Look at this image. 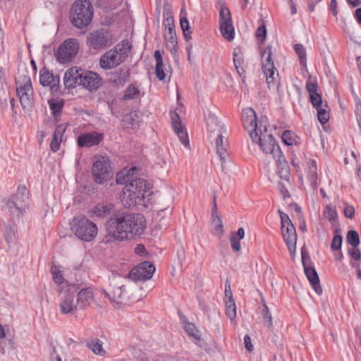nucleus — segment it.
Listing matches in <instances>:
<instances>
[{
    "instance_id": "30",
    "label": "nucleus",
    "mask_w": 361,
    "mask_h": 361,
    "mask_svg": "<svg viewBox=\"0 0 361 361\" xmlns=\"http://www.w3.org/2000/svg\"><path fill=\"white\" fill-rule=\"evenodd\" d=\"M282 170V165L276 166V173L283 180V182L280 181L278 184V188L283 195V198L290 197V195L288 191V186L290 185V167L288 165V176L287 177H283L281 171Z\"/></svg>"
},
{
    "instance_id": "15",
    "label": "nucleus",
    "mask_w": 361,
    "mask_h": 361,
    "mask_svg": "<svg viewBox=\"0 0 361 361\" xmlns=\"http://www.w3.org/2000/svg\"><path fill=\"white\" fill-rule=\"evenodd\" d=\"M154 271V266L145 261L135 267L130 271L128 278L133 281H146L152 278Z\"/></svg>"
},
{
    "instance_id": "11",
    "label": "nucleus",
    "mask_w": 361,
    "mask_h": 361,
    "mask_svg": "<svg viewBox=\"0 0 361 361\" xmlns=\"http://www.w3.org/2000/svg\"><path fill=\"white\" fill-rule=\"evenodd\" d=\"M112 43V35L104 29L92 31L87 36V44L94 50L102 49Z\"/></svg>"
},
{
    "instance_id": "36",
    "label": "nucleus",
    "mask_w": 361,
    "mask_h": 361,
    "mask_svg": "<svg viewBox=\"0 0 361 361\" xmlns=\"http://www.w3.org/2000/svg\"><path fill=\"white\" fill-rule=\"evenodd\" d=\"M154 59L156 61L155 73L159 80L165 79V73L163 69V59L159 50L154 51Z\"/></svg>"
},
{
    "instance_id": "48",
    "label": "nucleus",
    "mask_w": 361,
    "mask_h": 361,
    "mask_svg": "<svg viewBox=\"0 0 361 361\" xmlns=\"http://www.w3.org/2000/svg\"><path fill=\"white\" fill-rule=\"evenodd\" d=\"M6 204L9 213L13 216L19 217L24 212L19 207L16 205L14 202L10 200L6 201Z\"/></svg>"
},
{
    "instance_id": "63",
    "label": "nucleus",
    "mask_w": 361,
    "mask_h": 361,
    "mask_svg": "<svg viewBox=\"0 0 361 361\" xmlns=\"http://www.w3.org/2000/svg\"><path fill=\"white\" fill-rule=\"evenodd\" d=\"M219 216L218 215V209L216 204V192L213 195V206L212 209V218H215Z\"/></svg>"
},
{
    "instance_id": "17",
    "label": "nucleus",
    "mask_w": 361,
    "mask_h": 361,
    "mask_svg": "<svg viewBox=\"0 0 361 361\" xmlns=\"http://www.w3.org/2000/svg\"><path fill=\"white\" fill-rule=\"evenodd\" d=\"M170 117L171 121V125L176 134L178 136L182 144L187 148L190 147V142L188 136V133L182 126V122L180 116L176 111H171Z\"/></svg>"
},
{
    "instance_id": "3",
    "label": "nucleus",
    "mask_w": 361,
    "mask_h": 361,
    "mask_svg": "<svg viewBox=\"0 0 361 361\" xmlns=\"http://www.w3.org/2000/svg\"><path fill=\"white\" fill-rule=\"evenodd\" d=\"M147 181L142 178H135L133 182L125 185L123 189L121 200L125 207H130L136 204H144L145 195L148 192Z\"/></svg>"
},
{
    "instance_id": "9",
    "label": "nucleus",
    "mask_w": 361,
    "mask_h": 361,
    "mask_svg": "<svg viewBox=\"0 0 361 361\" xmlns=\"http://www.w3.org/2000/svg\"><path fill=\"white\" fill-rule=\"evenodd\" d=\"M92 172L97 183L102 184L109 180L113 176L110 160L106 157H98L93 164Z\"/></svg>"
},
{
    "instance_id": "44",
    "label": "nucleus",
    "mask_w": 361,
    "mask_h": 361,
    "mask_svg": "<svg viewBox=\"0 0 361 361\" xmlns=\"http://www.w3.org/2000/svg\"><path fill=\"white\" fill-rule=\"evenodd\" d=\"M326 104H324L320 106L317 107L318 120L322 124H325L329 119V114L326 111Z\"/></svg>"
},
{
    "instance_id": "53",
    "label": "nucleus",
    "mask_w": 361,
    "mask_h": 361,
    "mask_svg": "<svg viewBox=\"0 0 361 361\" xmlns=\"http://www.w3.org/2000/svg\"><path fill=\"white\" fill-rule=\"evenodd\" d=\"M263 318L268 322V328L271 330L273 328L272 316L266 303L264 305V309L262 312Z\"/></svg>"
},
{
    "instance_id": "10",
    "label": "nucleus",
    "mask_w": 361,
    "mask_h": 361,
    "mask_svg": "<svg viewBox=\"0 0 361 361\" xmlns=\"http://www.w3.org/2000/svg\"><path fill=\"white\" fill-rule=\"evenodd\" d=\"M271 55L272 47L267 45L262 53V57L264 59L262 69L269 89L276 85V78L279 77V73H275L277 71L271 59Z\"/></svg>"
},
{
    "instance_id": "58",
    "label": "nucleus",
    "mask_w": 361,
    "mask_h": 361,
    "mask_svg": "<svg viewBox=\"0 0 361 361\" xmlns=\"http://www.w3.org/2000/svg\"><path fill=\"white\" fill-rule=\"evenodd\" d=\"M348 254L353 258V259H355L356 261H360L361 252L357 247L353 246L352 247L349 248Z\"/></svg>"
},
{
    "instance_id": "13",
    "label": "nucleus",
    "mask_w": 361,
    "mask_h": 361,
    "mask_svg": "<svg viewBox=\"0 0 361 361\" xmlns=\"http://www.w3.org/2000/svg\"><path fill=\"white\" fill-rule=\"evenodd\" d=\"M219 26L222 36L231 41L234 38V27L232 23L231 13L224 4L219 6Z\"/></svg>"
},
{
    "instance_id": "1",
    "label": "nucleus",
    "mask_w": 361,
    "mask_h": 361,
    "mask_svg": "<svg viewBox=\"0 0 361 361\" xmlns=\"http://www.w3.org/2000/svg\"><path fill=\"white\" fill-rule=\"evenodd\" d=\"M106 242L123 241L143 233L145 219L140 214H116L106 223Z\"/></svg>"
},
{
    "instance_id": "64",
    "label": "nucleus",
    "mask_w": 361,
    "mask_h": 361,
    "mask_svg": "<svg viewBox=\"0 0 361 361\" xmlns=\"http://www.w3.org/2000/svg\"><path fill=\"white\" fill-rule=\"evenodd\" d=\"M355 214L353 207L348 205L344 209V214L347 218L352 219Z\"/></svg>"
},
{
    "instance_id": "5",
    "label": "nucleus",
    "mask_w": 361,
    "mask_h": 361,
    "mask_svg": "<svg viewBox=\"0 0 361 361\" xmlns=\"http://www.w3.org/2000/svg\"><path fill=\"white\" fill-rule=\"evenodd\" d=\"M72 24L78 29L86 27L93 17V6L88 0H78L71 9Z\"/></svg>"
},
{
    "instance_id": "29",
    "label": "nucleus",
    "mask_w": 361,
    "mask_h": 361,
    "mask_svg": "<svg viewBox=\"0 0 361 361\" xmlns=\"http://www.w3.org/2000/svg\"><path fill=\"white\" fill-rule=\"evenodd\" d=\"M16 89V93L23 109L30 110L32 106V89Z\"/></svg>"
},
{
    "instance_id": "21",
    "label": "nucleus",
    "mask_w": 361,
    "mask_h": 361,
    "mask_svg": "<svg viewBox=\"0 0 361 361\" xmlns=\"http://www.w3.org/2000/svg\"><path fill=\"white\" fill-rule=\"evenodd\" d=\"M103 140V135L97 132L81 134L78 137V145L80 147H90L97 145Z\"/></svg>"
},
{
    "instance_id": "50",
    "label": "nucleus",
    "mask_w": 361,
    "mask_h": 361,
    "mask_svg": "<svg viewBox=\"0 0 361 361\" xmlns=\"http://www.w3.org/2000/svg\"><path fill=\"white\" fill-rule=\"evenodd\" d=\"M140 117V113L137 111H133L126 114L124 117V121L132 126L138 124Z\"/></svg>"
},
{
    "instance_id": "37",
    "label": "nucleus",
    "mask_w": 361,
    "mask_h": 361,
    "mask_svg": "<svg viewBox=\"0 0 361 361\" xmlns=\"http://www.w3.org/2000/svg\"><path fill=\"white\" fill-rule=\"evenodd\" d=\"M129 77V71L126 69H121L118 72L112 74L111 80L116 85L123 86Z\"/></svg>"
},
{
    "instance_id": "41",
    "label": "nucleus",
    "mask_w": 361,
    "mask_h": 361,
    "mask_svg": "<svg viewBox=\"0 0 361 361\" xmlns=\"http://www.w3.org/2000/svg\"><path fill=\"white\" fill-rule=\"evenodd\" d=\"M226 314L228 317L231 321H234L236 317V309L233 298H231V299L226 300Z\"/></svg>"
},
{
    "instance_id": "12",
    "label": "nucleus",
    "mask_w": 361,
    "mask_h": 361,
    "mask_svg": "<svg viewBox=\"0 0 361 361\" xmlns=\"http://www.w3.org/2000/svg\"><path fill=\"white\" fill-rule=\"evenodd\" d=\"M78 50V41L73 38L68 39L58 48L56 59L61 63L69 62L77 55Z\"/></svg>"
},
{
    "instance_id": "57",
    "label": "nucleus",
    "mask_w": 361,
    "mask_h": 361,
    "mask_svg": "<svg viewBox=\"0 0 361 361\" xmlns=\"http://www.w3.org/2000/svg\"><path fill=\"white\" fill-rule=\"evenodd\" d=\"M255 36L256 37L261 39L262 43L265 41L267 37V28L264 24L257 28Z\"/></svg>"
},
{
    "instance_id": "52",
    "label": "nucleus",
    "mask_w": 361,
    "mask_h": 361,
    "mask_svg": "<svg viewBox=\"0 0 361 361\" xmlns=\"http://www.w3.org/2000/svg\"><path fill=\"white\" fill-rule=\"evenodd\" d=\"M10 92L8 88H1L0 90V104L2 108L8 106V99H10Z\"/></svg>"
},
{
    "instance_id": "54",
    "label": "nucleus",
    "mask_w": 361,
    "mask_h": 361,
    "mask_svg": "<svg viewBox=\"0 0 361 361\" xmlns=\"http://www.w3.org/2000/svg\"><path fill=\"white\" fill-rule=\"evenodd\" d=\"M139 93V91L137 87H135L133 85H130L125 92L123 96L124 99H130L134 98V97Z\"/></svg>"
},
{
    "instance_id": "46",
    "label": "nucleus",
    "mask_w": 361,
    "mask_h": 361,
    "mask_svg": "<svg viewBox=\"0 0 361 361\" xmlns=\"http://www.w3.org/2000/svg\"><path fill=\"white\" fill-rule=\"evenodd\" d=\"M184 329L185 331L188 333L189 336L193 338L197 341L200 340V335L198 329L196 328L195 325L193 323L188 322L185 324Z\"/></svg>"
},
{
    "instance_id": "45",
    "label": "nucleus",
    "mask_w": 361,
    "mask_h": 361,
    "mask_svg": "<svg viewBox=\"0 0 361 361\" xmlns=\"http://www.w3.org/2000/svg\"><path fill=\"white\" fill-rule=\"evenodd\" d=\"M4 238L9 246L16 243V230L14 226H9L5 228Z\"/></svg>"
},
{
    "instance_id": "56",
    "label": "nucleus",
    "mask_w": 361,
    "mask_h": 361,
    "mask_svg": "<svg viewBox=\"0 0 361 361\" xmlns=\"http://www.w3.org/2000/svg\"><path fill=\"white\" fill-rule=\"evenodd\" d=\"M310 99L312 106L315 108L324 104L322 97L318 92L311 94L310 96Z\"/></svg>"
},
{
    "instance_id": "62",
    "label": "nucleus",
    "mask_w": 361,
    "mask_h": 361,
    "mask_svg": "<svg viewBox=\"0 0 361 361\" xmlns=\"http://www.w3.org/2000/svg\"><path fill=\"white\" fill-rule=\"evenodd\" d=\"M279 215H280V219H281V226L282 227H284L286 226V225H288V224H291L292 222L288 216V215L284 212H283L281 210H279L278 211Z\"/></svg>"
},
{
    "instance_id": "23",
    "label": "nucleus",
    "mask_w": 361,
    "mask_h": 361,
    "mask_svg": "<svg viewBox=\"0 0 361 361\" xmlns=\"http://www.w3.org/2000/svg\"><path fill=\"white\" fill-rule=\"evenodd\" d=\"M222 134L223 133L215 135V137H213L212 139H215L216 140V153L221 159L222 169L223 171H225L227 169L226 164V159L228 158V153L226 151L227 141L224 140V137Z\"/></svg>"
},
{
    "instance_id": "34",
    "label": "nucleus",
    "mask_w": 361,
    "mask_h": 361,
    "mask_svg": "<svg viewBox=\"0 0 361 361\" xmlns=\"http://www.w3.org/2000/svg\"><path fill=\"white\" fill-rule=\"evenodd\" d=\"M113 210V205L108 204H98L95 206L92 210L91 217L104 218L110 215Z\"/></svg>"
},
{
    "instance_id": "47",
    "label": "nucleus",
    "mask_w": 361,
    "mask_h": 361,
    "mask_svg": "<svg viewBox=\"0 0 361 361\" xmlns=\"http://www.w3.org/2000/svg\"><path fill=\"white\" fill-rule=\"evenodd\" d=\"M347 243L353 247H358L360 245V237L359 234L355 231H349L346 235Z\"/></svg>"
},
{
    "instance_id": "31",
    "label": "nucleus",
    "mask_w": 361,
    "mask_h": 361,
    "mask_svg": "<svg viewBox=\"0 0 361 361\" xmlns=\"http://www.w3.org/2000/svg\"><path fill=\"white\" fill-rule=\"evenodd\" d=\"M136 171L135 167H132L130 169H123L116 174V183L123 184L125 185L130 182L135 180L137 176H134V172Z\"/></svg>"
},
{
    "instance_id": "59",
    "label": "nucleus",
    "mask_w": 361,
    "mask_h": 361,
    "mask_svg": "<svg viewBox=\"0 0 361 361\" xmlns=\"http://www.w3.org/2000/svg\"><path fill=\"white\" fill-rule=\"evenodd\" d=\"M230 241H231V245L232 249L235 251L238 252L241 249L240 240L236 238V236L233 235H231L230 237Z\"/></svg>"
},
{
    "instance_id": "25",
    "label": "nucleus",
    "mask_w": 361,
    "mask_h": 361,
    "mask_svg": "<svg viewBox=\"0 0 361 361\" xmlns=\"http://www.w3.org/2000/svg\"><path fill=\"white\" fill-rule=\"evenodd\" d=\"M9 200L14 202L16 205L25 212L27 202L29 200L26 188L25 186H19L16 192Z\"/></svg>"
},
{
    "instance_id": "38",
    "label": "nucleus",
    "mask_w": 361,
    "mask_h": 361,
    "mask_svg": "<svg viewBox=\"0 0 361 361\" xmlns=\"http://www.w3.org/2000/svg\"><path fill=\"white\" fill-rule=\"evenodd\" d=\"M87 346L96 355H103L105 350L102 348V342L99 338H92L87 342Z\"/></svg>"
},
{
    "instance_id": "43",
    "label": "nucleus",
    "mask_w": 361,
    "mask_h": 361,
    "mask_svg": "<svg viewBox=\"0 0 361 361\" xmlns=\"http://www.w3.org/2000/svg\"><path fill=\"white\" fill-rule=\"evenodd\" d=\"M324 217L334 226L337 222L338 215L336 209L331 205H327L324 212Z\"/></svg>"
},
{
    "instance_id": "4",
    "label": "nucleus",
    "mask_w": 361,
    "mask_h": 361,
    "mask_svg": "<svg viewBox=\"0 0 361 361\" xmlns=\"http://www.w3.org/2000/svg\"><path fill=\"white\" fill-rule=\"evenodd\" d=\"M130 44L128 40H123L113 49L106 51L99 59L101 68L105 70L116 67L128 56Z\"/></svg>"
},
{
    "instance_id": "2",
    "label": "nucleus",
    "mask_w": 361,
    "mask_h": 361,
    "mask_svg": "<svg viewBox=\"0 0 361 361\" xmlns=\"http://www.w3.org/2000/svg\"><path fill=\"white\" fill-rule=\"evenodd\" d=\"M251 139L259 145L261 149L265 154H269L276 161V166L282 165L281 172L283 177H287L288 162L283 155L280 147L275 142L273 135L267 132V127L260 125L259 133H251Z\"/></svg>"
},
{
    "instance_id": "60",
    "label": "nucleus",
    "mask_w": 361,
    "mask_h": 361,
    "mask_svg": "<svg viewBox=\"0 0 361 361\" xmlns=\"http://www.w3.org/2000/svg\"><path fill=\"white\" fill-rule=\"evenodd\" d=\"M317 88H318V86H317V82H312L310 80H307V82L306 83V89H307V91L308 92L310 96L312 94L317 92Z\"/></svg>"
},
{
    "instance_id": "7",
    "label": "nucleus",
    "mask_w": 361,
    "mask_h": 361,
    "mask_svg": "<svg viewBox=\"0 0 361 361\" xmlns=\"http://www.w3.org/2000/svg\"><path fill=\"white\" fill-rule=\"evenodd\" d=\"M78 289L79 286L75 283H67L60 288L61 297L59 307L62 314H73L80 310L77 300H75V293Z\"/></svg>"
},
{
    "instance_id": "16",
    "label": "nucleus",
    "mask_w": 361,
    "mask_h": 361,
    "mask_svg": "<svg viewBox=\"0 0 361 361\" xmlns=\"http://www.w3.org/2000/svg\"><path fill=\"white\" fill-rule=\"evenodd\" d=\"M283 240L289 250L292 259H294L296 250L297 234L293 224L281 227Z\"/></svg>"
},
{
    "instance_id": "18",
    "label": "nucleus",
    "mask_w": 361,
    "mask_h": 361,
    "mask_svg": "<svg viewBox=\"0 0 361 361\" xmlns=\"http://www.w3.org/2000/svg\"><path fill=\"white\" fill-rule=\"evenodd\" d=\"M83 69L76 66L68 68L64 73L63 84L67 89L75 88L80 85Z\"/></svg>"
},
{
    "instance_id": "35",
    "label": "nucleus",
    "mask_w": 361,
    "mask_h": 361,
    "mask_svg": "<svg viewBox=\"0 0 361 361\" xmlns=\"http://www.w3.org/2000/svg\"><path fill=\"white\" fill-rule=\"evenodd\" d=\"M233 63L240 76L245 77L244 58L239 48H236L233 51Z\"/></svg>"
},
{
    "instance_id": "33",
    "label": "nucleus",
    "mask_w": 361,
    "mask_h": 361,
    "mask_svg": "<svg viewBox=\"0 0 361 361\" xmlns=\"http://www.w3.org/2000/svg\"><path fill=\"white\" fill-rule=\"evenodd\" d=\"M307 178L310 181L311 187L314 190H315L317 189V166L315 160L309 159V161H307Z\"/></svg>"
},
{
    "instance_id": "6",
    "label": "nucleus",
    "mask_w": 361,
    "mask_h": 361,
    "mask_svg": "<svg viewBox=\"0 0 361 361\" xmlns=\"http://www.w3.org/2000/svg\"><path fill=\"white\" fill-rule=\"evenodd\" d=\"M75 235L82 241L91 242L98 233L97 225L85 216H75L71 223Z\"/></svg>"
},
{
    "instance_id": "55",
    "label": "nucleus",
    "mask_w": 361,
    "mask_h": 361,
    "mask_svg": "<svg viewBox=\"0 0 361 361\" xmlns=\"http://www.w3.org/2000/svg\"><path fill=\"white\" fill-rule=\"evenodd\" d=\"M282 140L286 145H293L295 142L293 134L291 131L289 130H286L283 132L282 135Z\"/></svg>"
},
{
    "instance_id": "8",
    "label": "nucleus",
    "mask_w": 361,
    "mask_h": 361,
    "mask_svg": "<svg viewBox=\"0 0 361 361\" xmlns=\"http://www.w3.org/2000/svg\"><path fill=\"white\" fill-rule=\"evenodd\" d=\"M102 291L111 303H121L126 295L125 285L116 276L109 279Z\"/></svg>"
},
{
    "instance_id": "28",
    "label": "nucleus",
    "mask_w": 361,
    "mask_h": 361,
    "mask_svg": "<svg viewBox=\"0 0 361 361\" xmlns=\"http://www.w3.org/2000/svg\"><path fill=\"white\" fill-rule=\"evenodd\" d=\"M16 89H32L31 79L26 69L18 70L16 76Z\"/></svg>"
},
{
    "instance_id": "27",
    "label": "nucleus",
    "mask_w": 361,
    "mask_h": 361,
    "mask_svg": "<svg viewBox=\"0 0 361 361\" xmlns=\"http://www.w3.org/2000/svg\"><path fill=\"white\" fill-rule=\"evenodd\" d=\"M207 130L209 133V138L215 137V135L224 132V128L218 121L217 117L212 114L209 113L207 118Z\"/></svg>"
},
{
    "instance_id": "61",
    "label": "nucleus",
    "mask_w": 361,
    "mask_h": 361,
    "mask_svg": "<svg viewBox=\"0 0 361 361\" xmlns=\"http://www.w3.org/2000/svg\"><path fill=\"white\" fill-rule=\"evenodd\" d=\"M218 225L214 226V234L221 238L224 235V225L221 219H218Z\"/></svg>"
},
{
    "instance_id": "20",
    "label": "nucleus",
    "mask_w": 361,
    "mask_h": 361,
    "mask_svg": "<svg viewBox=\"0 0 361 361\" xmlns=\"http://www.w3.org/2000/svg\"><path fill=\"white\" fill-rule=\"evenodd\" d=\"M80 85L83 87L93 90L98 89L102 85L101 78L98 74L92 71L83 70Z\"/></svg>"
},
{
    "instance_id": "39",
    "label": "nucleus",
    "mask_w": 361,
    "mask_h": 361,
    "mask_svg": "<svg viewBox=\"0 0 361 361\" xmlns=\"http://www.w3.org/2000/svg\"><path fill=\"white\" fill-rule=\"evenodd\" d=\"M49 105L55 119H57L58 117L60 116L61 115V113L64 105V102L62 100L56 101L54 99H51L49 101Z\"/></svg>"
},
{
    "instance_id": "19",
    "label": "nucleus",
    "mask_w": 361,
    "mask_h": 361,
    "mask_svg": "<svg viewBox=\"0 0 361 361\" xmlns=\"http://www.w3.org/2000/svg\"><path fill=\"white\" fill-rule=\"evenodd\" d=\"M243 122L244 127L249 132L251 137V133H259V127L257 123V116L255 111L252 108H247L243 112Z\"/></svg>"
},
{
    "instance_id": "22",
    "label": "nucleus",
    "mask_w": 361,
    "mask_h": 361,
    "mask_svg": "<svg viewBox=\"0 0 361 361\" xmlns=\"http://www.w3.org/2000/svg\"><path fill=\"white\" fill-rule=\"evenodd\" d=\"M302 264L304 267V271L305 273V275L310 281V283L312 288L314 290L317 294L322 295V288L319 283V279L318 274L315 269L313 267L311 266H307L305 264V262L304 261V255H302Z\"/></svg>"
},
{
    "instance_id": "14",
    "label": "nucleus",
    "mask_w": 361,
    "mask_h": 361,
    "mask_svg": "<svg viewBox=\"0 0 361 361\" xmlns=\"http://www.w3.org/2000/svg\"><path fill=\"white\" fill-rule=\"evenodd\" d=\"M164 25L165 27L166 33L164 35L166 41V47L171 52L174 54L177 49V37L175 30L174 19L171 16V12L167 11L164 14Z\"/></svg>"
},
{
    "instance_id": "49",
    "label": "nucleus",
    "mask_w": 361,
    "mask_h": 361,
    "mask_svg": "<svg viewBox=\"0 0 361 361\" xmlns=\"http://www.w3.org/2000/svg\"><path fill=\"white\" fill-rule=\"evenodd\" d=\"M180 24L181 29L183 32V35L186 39H190L192 38V32L190 28L189 22L186 17H181L180 20Z\"/></svg>"
},
{
    "instance_id": "42",
    "label": "nucleus",
    "mask_w": 361,
    "mask_h": 361,
    "mask_svg": "<svg viewBox=\"0 0 361 361\" xmlns=\"http://www.w3.org/2000/svg\"><path fill=\"white\" fill-rule=\"evenodd\" d=\"M341 228H336L334 231V236L331 243V249L333 251L341 250L343 238L341 235Z\"/></svg>"
},
{
    "instance_id": "51",
    "label": "nucleus",
    "mask_w": 361,
    "mask_h": 361,
    "mask_svg": "<svg viewBox=\"0 0 361 361\" xmlns=\"http://www.w3.org/2000/svg\"><path fill=\"white\" fill-rule=\"evenodd\" d=\"M294 47L300 59V64L303 66H306V51L304 46L300 44H296Z\"/></svg>"
},
{
    "instance_id": "40",
    "label": "nucleus",
    "mask_w": 361,
    "mask_h": 361,
    "mask_svg": "<svg viewBox=\"0 0 361 361\" xmlns=\"http://www.w3.org/2000/svg\"><path fill=\"white\" fill-rule=\"evenodd\" d=\"M54 281L58 284L61 285V287L68 283V282L64 283V278L62 271L60 268L56 265H53L51 269Z\"/></svg>"
},
{
    "instance_id": "32",
    "label": "nucleus",
    "mask_w": 361,
    "mask_h": 361,
    "mask_svg": "<svg viewBox=\"0 0 361 361\" xmlns=\"http://www.w3.org/2000/svg\"><path fill=\"white\" fill-rule=\"evenodd\" d=\"M66 126L63 123L60 124L56 127L50 143V149L51 151L55 152L59 150L62 140V136L66 130Z\"/></svg>"
},
{
    "instance_id": "26",
    "label": "nucleus",
    "mask_w": 361,
    "mask_h": 361,
    "mask_svg": "<svg viewBox=\"0 0 361 361\" xmlns=\"http://www.w3.org/2000/svg\"><path fill=\"white\" fill-rule=\"evenodd\" d=\"M76 293V300L80 310L84 309L87 306L90 305L91 301L93 300L94 294L91 287L82 288L80 290H78Z\"/></svg>"
},
{
    "instance_id": "24",
    "label": "nucleus",
    "mask_w": 361,
    "mask_h": 361,
    "mask_svg": "<svg viewBox=\"0 0 361 361\" xmlns=\"http://www.w3.org/2000/svg\"><path fill=\"white\" fill-rule=\"evenodd\" d=\"M39 82L43 86H50L52 91L56 90L59 83V77L54 76L47 68L44 67L39 72Z\"/></svg>"
}]
</instances>
